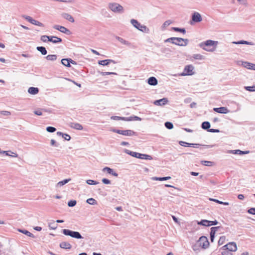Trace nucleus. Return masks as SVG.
<instances>
[{
  "label": "nucleus",
  "instance_id": "1",
  "mask_svg": "<svg viewBox=\"0 0 255 255\" xmlns=\"http://www.w3.org/2000/svg\"><path fill=\"white\" fill-rule=\"evenodd\" d=\"M218 43V41H216L208 40L205 42H201L199 46L206 51L213 52L215 50Z\"/></svg>",
  "mask_w": 255,
  "mask_h": 255
},
{
  "label": "nucleus",
  "instance_id": "2",
  "mask_svg": "<svg viewBox=\"0 0 255 255\" xmlns=\"http://www.w3.org/2000/svg\"><path fill=\"white\" fill-rule=\"evenodd\" d=\"M125 152L127 154L130 155V156L136 157L139 159H146V160H152L153 158L151 156L145 154H142L138 153L134 151H130L128 149H126Z\"/></svg>",
  "mask_w": 255,
  "mask_h": 255
},
{
  "label": "nucleus",
  "instance_id": "3",
  "mask_svg": "<svg viewBox=\"0 0 255 255\" xmlns=\"http://www.w3.org/2000/svg\"><path fill=\"white\" fill-rule=\"evenodd\" d=\"M132 25L136 29L143 32L148 33L149 29L144 25L141 24L137 20L132 19L130 20Z\"/></svg>",
  "mask_w": 255,
  "mask_h": 255
},
{
  "label": "nucleus",
  "instance_id": "4",
  "mask_svg": "<svg viewBox=\"0 0 255 255\" xmlns=\"http://www.w3.org/2000/svg\"><path fill=\"white\" fill-rule=\"evenodd\" d=\"M108 7L115 13H123V7L119 3L116 2H110L108 4Z\"/></svg>",
  "mask_w": 255,
  "mask_h": 255
},
{
  "label": "nucleus",
  "instance_id": "5",
  "mask_svg": "<svg viewBox=\"0 0 255 255\" xmlns=\"http://www.w3.org/2000/svg\"><path fill=\"white\" fill-rule=\"evenodd\" d=\"M62 232L64 235L70 236L75 239H81L83 238L80 233L77 231H73L68 229H63Z\"/></svg>",
  "mask_w": 255,
  "mask_h": 255
},
{
  "label": "nucleus",
  "instance_id": "6",
  "mask_svg": "<svg viewBox=\"0 0 255 255\" xmlns=\"http://www.w3.org/2000/svg\"><path fill=\"white\" fill-rule=\"evenodd\" d=\"M111 131L120 134H122L125 136H132V135H136L137 134L135 132L132 130L128 129V130H120V129H113L111 130Z\"/></svg>",
  "mask_w": 255,
  "mask_h": 255
},
{
  "label": "nucleus",
  "instance_id": "7",
  "mask_svg": "<svg viewBox=\"0 0 255 255\" xmlns=\"http://www.w3.org/2000/svg\"><path fill=\"white\" fill-rule=\"evenodd\" d=\"M197 244L199 245V246L204 249H206L208 248L209 246V242L208 239L205 236H201L197 241Z\"/></svg>",
  "mask_w": 255,
  "mask_h": 255
},
{
  "label": "nucleus",
  "instance_id": "8",
  "mask_svg": "<svg viewBox=\"0 0 255 255\" xmlns=\"http://www.w3.org/2000/svg\"><path fill=\"white\" fill-rule=\"evenodd\" d=\"M194 67L192 65L185 66L183 72L180 74L181 76H191L194 74L193 70Z\"/></svg>",
  "mask_w": 255,
  "mask_h": 255
},
{
  "label": "nucleus",
  "instance_id": "9",
  "mask_svg": "<svg viewBox=\"0 0 255 255\" xmlns=\"http://www.w3.org/2000/svg\"><path fill=\"white\" fill-rule=\"evenodd\" d=\"M175 39L174 41L176 43H174V44L180 46H185L188 45L189 42V40L188 39H184L180 37H175Z\"/></svg>",
  "mask_w": 255,
  "mask_h": 255
},
{
  "label": "nucleus",
  "instance_id": "10",
  "mask_svg": "<svg viewBox=\"0 0 255 255\" xmlns=\"http://www.w3.org/2000/svg\"><path fill=\"white\" fill-rule=\"evenodd\" d=\"M191 24H193V22L197 23L200 22L202 20L201 15L198 12H194L191 16Z\"/></svg>",
  "mask_w": 255,
  "mask_h": 255
},
{
  "label": "nucleus",
  "instance_id": "11",
  "mask_svg": "<svg viewBox=\"0 0 255 255\" xmlns=\"http://www.w3.org/2000/svg\"><path fill=\"white\" fill-rule=\"evenodd\" d=\"M53 28L55 29L58 30L60 31V32H61L63 33H65V34H67L69 35L71 33V32L69 29H68V28H67L63 26H61V25H55L53 26Z\"/></svg>",
  "mask_w": 255,
  "mask_h": 255
},
{
  "label": "nucleus",
  "instance_id": "12",
  "mask_svg": "<svg viewBox=\"0 0 255 255\" xmlns=\"http://www.w3.org/2000/svg\"><path fill=\"white\" fill-rule=\"evenodd\" d=\"M61 63L64 65L65 66H66L67 67H70L71 66L70 63L73 64L74 65L76 64V62L72 60L70 58H64L62 59L61 61Z\"/></svg>",
  "mask_w": 255,
  "mask_h": 255
},
{
  "label": "nucleus",
  "instance_id": "13",
  "mask_svg": "<svg viewBox=\"0 0 255 255\" xmlns=\"http://www.w3.org/2000/svg\"><path fill=\"white\" fill-rule=\"evenodd\" d=\"M168 102L167 98H163L162 99L155 100L153 104L156 106H162L166 105Z\"/></svg>",
  "mask_w": 255,
  "mask_h": 255
},
{
  "label": "nucleus",
  "instance_id": "14",
  "mask_svg": "<svg viewBox=\"0 0 255 255\" xmlns=\"http://www.w3.org/2000/svg\"><path fill=\"white\" fill-rule=\"evenodd\" d=\"M214 111L220 114H227L229 112V110L226 107H220L214 108Z\"/></svg>",
  "mask_w": 255,
  "mask_h": 255
},
{
  "label": "nucleus",
  "instance_id": "15",
  "mask_svg": "<svg viewBox=\"0 0 255 255\" xmlns=\"http://www.w3.org/2000/svg\"><path fill=\"white\" fill-rule=\"evenodd\" d=\"M61 16L63 18L67 20L68 21L71 22L73 23L75 21L73 17L68 13L63 12L61 14Z\"/></svg>",
  "mask_w": 255,
  "mask_h": 255
},
{
  "label": "nucleus",
  "instance_id": "16",
  "mask_svg": "<svg viewBox=\"0 0 255 255\" xmlns=\"http://www.w3.org/2000/svg\"><path fill=\"white\" fill-rule=\"evenodd\" d=\"M48 41H50L53 43H58L62 42V40L61 38L58 37L57 36H49V39H48Z\"/></svg>",
  "mask_w": 255,
  "mask_h": 255
},
{
  "label": "nucleus",
  "instance_id": "17",
  "mask_svg": "<svg viewBox=\"0 0 255 255\" xmlns=\"http://www.w3.org/2000/svg\"><path fill=\"white\" fill-rule=\"evenodd\" d=\"M103 172H107L108 174H111L115 177L118 176V174L115 172L114 170L109 167H105L103 169Z\"/></svg>",
  "mask_w": 255,
  "mask_h": 255
},
{
  "label": "nucleus",
  "instance_id": "18",
  "mask_svg": "<svg viewBox=\"0 0 255 255\" xmlns=\"http://www.w3.org/2000/svg\"><path fill=\"white\" fill-rule=\"evenodd\" d=\"M242 65L244 67H245L248 69L255 70V64L251 63L249 62L246 61V62H243Z\"/></svg>",
  "mask_w": 255,
  "mask_h": 255
},
{
  "label": "nucleus",
  "instance_id": "19",
  "mask_svg": "<svg viewBox=\"0 0 255 255\" xmlns=\"http://www.w3.org/2000/svg\"><path fill=\"white\" fill-rule=\"evenodd\" d=\"M110 63H116L114 60L112 59H105L103 60H100L98 61V64L102 66H107L109 65Z\"/></svg>",
  "mask_w": 255,
  "mask_h": 255
},
{
  "label": "nucleus",
  "instance_id": "20",
  "mask_svg": "<svg viewBox=\"0 0 255 255\" xmlns=\"http://www.w3.org/2000/svg\"><path fill=\"white\" fill-rule=\"evenodd\" d=\"M69 126L71 127V128L78 129V130H82L83 129L82 126L77 123H70L68 124Z\"/></svg>",
  "mask_w": 255,
  "mask_h": 255
},
{
  "label": "nucleus",
  "instance_id": "21",
  "mask_svg": "<svg viewBox=\"0 0 255 255\" xmlns=\"http://www.w3.org/2000/svg\"><path fill=\"white\" fill-rule=\"evenodd\" d=\"M111 119L114 120H123L125 121H132V117H121L119 116H113L111 117Z\"/></svg>",
  "mask_w": 255,
  "mask_h": 255
},
{
  "label": "nucleus",
  "instance_id": "22",
  "mask_svg": "<svg viewBox=\"0 0 255 255\" xmlns=\"http://www.w3.org/2000/svg\"><path fill=\"white\" fill-rule=\"evenodd\" d=\"M147 83L150 85L155 86L157 84L158 81L155 77H150L148 79Z\"/></svg>",
  "mask_w": 255,
  "mask_h": 255
},
{
  "label": "nucleus",
  "instance_id": "23",
  "mask_svg": "<svg viewBox=\"0 0 255 255\" xmlns=\"http://www.w3.org/2000/svg\"><path fill=\"white\" fill-rule=\"evenodd\" d=\"M228 251L230 252H236L237 250V245L235 242H230L228 244Z\"/></svg>",
  "mask_w": 255,
  "mask_h": 255
},
{
  "label": "nucleus",
  "instance_id": "24",
  "mask_svg": "<svg viewBox=\"0 0 255 255\" xmlns=\"http://www.w3.org/2000/svg\"><path fill=\"white\" fill-rule=\"evenodd\" d=\"M249 151L248 150H247V151H242L240 149H236V150H229V153H232L233 154H248L249 153Z\"/></svg>",
  "mask_w": 255,
  "mask_h": 255
},
{
  "label": "nucleus",
  "instance_id": "25",
  "mask_svg": "<svg viewBox=\"0 0 255 255\" xmlns=\"http://www.w3.org/2000/svg\"><path fill=\"white\" fill-rule=\"evenodd\" d=\"M60 247L64 249H70L72 247V246L68 242H63L60 244Z\"/></svg>",
  "mask_w": 255,
  "mask_h": 255
},
{
  "label": "nucleus",
  "instance_id": "26",
  "mask_svg": "<svg viewBox=\"0 0 255 255\" xmlns=\"http://www.w3.org/2000/svg\"><path fill=\"white\" fill-rule=\"evenodd\" d=\"M233 44H247V45H254V43L252 42H249L245 40H240L238 41H234L233 42Z\"/></svg>",
  "mask_w": 255,
  "mask_h": 255
},
{
  "label": "nucleus",
  "instance_id": "27",
  "mask_svg": "<svg viewBox=\"0 0 255 255\" xmlns=\"http://www.w3.org/2000/svg\"><path fill=\"white\" fill-rule=\"evenodd\" d=\"M57 134L59 136H62L63 138L65 139V140L69 141L71 139V136L67 133H64L61 131L57 132Z\"/></svg>",
  "mask_w": 255,
  "mask_h": 255
},
{
  "label": "nucleus",
  "instance_id": "28",
  "mask_svg": "<svg viewBox=\"0 0 255 255\" xmlns=\"http://www.w3.org/2000/svg\"><path fill=\"white\" fill-rule=\"evenodd\" d=\"M39 92V89L37 87H31L29 88L28 92L31 95H35Z\"/></svg>",
  "mask_w": 255,
  "mask_h": 255
},
{
  "label": "nucleus",
  "instance_id": "29",
  "mask_svg": "<svg viewBox=\"0 0 255 255\" xmlns=\"http://www.w3.org/2000/svg\"><path fill=\"white\" fill-rule=\"evenodd\" d=\"M116 38L119 41H120L121 43L124 44V45H128V46H130L131 45V43L128 42V41H127L126 40H125L124 39H123V38L121 37H119V36H116Z\"/></svg>",
  "mask_w": 255,
  "mask_h": 255
},
{
  "label": "nucleus",
  "instance_id": "30",
  "mask_svg": "<svg viewBox=\"0 0 255 255\" xmlns=\"http://www.w3.org/2000/svg\"><path fill=\"white\" fill-rule=\"evenodd\" d=\"M36 50L40 52L43 55H45L47 53V51L45 47L43 46H37L36 47Z\"/></svg>",
  "mask_w": 255,
  "mask_h": 255
},
{
  "label": "nucleus",
  "instance_id": "31",
  "mask_svg": "<svg viewBox=\"0 0 255 255\" xmlns=\"http://www.w3.org/2000/svg\"><path fill=\"white\" fill-rule=\"evenodd\" d=\"M201 128L208 131V129H209L210 128V123L209 122H204L202 123Z\"/></svg>",
  "mask_w": 255,
  "mask_h": 255
},
{
  "label": "nucleus",
  "instance_id": "32",
  "mask_svg": "<svg viewBox=\"0 0 255 255\" xmlns=\"http://www.w3.org/2000/svg\"><path fill=\"white\" fill-rule=\"evenodd\" d=\"M2 153H5L7 156H10L13 157H17L18 154L11 151H3Z\"/></svg>",
  "mask_w": 255,
  "mask_h": 255
},
{
  "label": "nucleus",
  "instance_id": "33",
  "mask_svg": "<svg viewBox=\"0 0 255 255\" xmlns=\"http://www.w3.org/2000/svg\"><path fill=\"white\" fill-rule=\"evenodd\" d=\"M171 179L170 176H166V177H153L152 178V179L153 180H156V181H164L167 180Z\"/></svg>",
  "mask_w": 255,
  "mask_h": 255
},
{
  "label": "nucleus",
  "instance_id": "34",
  "mask_svg": "<svg viewBox=\"0 0 255 255\" xmlns=\"http://www.w3.org/2000/svg\"><path fill=\"white\" fill-rule=\"evenodd\" d=\"M209 220H202L200 221H198L197 224L206 227H209Z\"/></svg>",
  "mask_w": 255,
  "mask_h": 255
},
{
  "label": "nucleus",
  "instance_id": "35",
  "mask_svg": "<svg viewBox=\"0 0 255 255\" xmlns=\"http://www.w3.org/2000/svg\"><path fill=\"white\" fill-rule=\"evenodd\" d=\"M18 231L19 232L22 233L28 237L34 238V235L32 233H31L30 232L26 230L18 229Z\"/></svg>",
  "mask_w": 255,
  "mask_h": 255
},
{
  "label": "nucleus",
  "instance_id": "36",
  "mask_svg": "<svg viewBox=\"0 0 255 255\" xmlns=\"http://www.w3.org/2000/svg\"><path fill=\"white\" fill-rule=\"evenodd\" d=\"M57 224L55 223V222L54 221H51L48 224V227L50 229L52 230H55L56 229H57Z\"/></svg>",
  "mask_w": 255,
  "mask_h": 255
},
{
  "label": "nucleus",
  "instance_id": "37",
  "mask_svg": "<svg viewBox=\"0 0 255 255\" xmlns=\"http://www.w3.org/2000/svg\"><path fill=\"white\" fill-rule=\"evenodd\" d=\"M172 29L174 31L180 32L182 33L183 34H185L186 33V30L184 28L173 27L172 28Z\"/></svg>",
  "mask_w": 255,
  "mask_h": 255
},
{
  "label": "nucleus",
  "instance_id": "38",
  "mask_svg": "<svg viewBox=\"0 0 255 255\" xmlns=\"http://www.w3.org/2000/svg\"><path fill=\"white\" fill-rule=\"evenodd\" d=\"M86 202L88 204H89L90 205H95L97 204V201L93 198H90L88 199L86 201Z\"/></svg>",
  "mask_w": 255,
  "mask_h": 255
},
{
  "label": "nucleus",
  "instance_id": "39",
  "mask_svg": "<svg viewBox=\"0 0 255 255\" xmlns=\"http://www.w3.org/2000/svg\"><path fill=\"white\" fill-rule=\"evenodd\" d=\"M57 55L55 54L53 55H48L45 58L47 60L49 61H55L57 59Z\"/></svg>",
  "mask_w": 255,
  "mask_h": 255
},
{
  "label": "nucleus",
  "instance_id": "40",
  "mask_svg": "<svg viewBox=\"0 0 255 255\" xmlns=\"http://www.w3.org/2000/svg\"><path fill=\"white\" fill-rule=\"evenodd\" d=\"M70 180H71V179L69 178V179H66L62 181H59L57 183V186L59 187H61V186L66 184V183H67Z\"/></svg>",
  "mask_w": 255,
  "mask_h": 255
},
{
  "label": "nucleus",
  "instance_id": "41",
  "mask_svg": "<svg viewBox=\"0 0 255 255\" xmlns=\"http://www.w3.org/2000/svg\"><path fill=\"white\" fill-rule=\"evenodd\" d=\"M209 200L210 201H214L218 204H223V205H229V203L228 202H223V201H221L219 200H217V199H213V198H210Z\"/></svg>",
  "mask_w": 255,
  "mask_h": 255
},
{
  "label": "nucleus",
  "instance_id": "42",
  "mask_svg": "<svg viewBox=\"0 0 255 255\" xmlns=\"http://www.w3.org/2000/svg\"><path fill=\"white\" fill-rule=\"evenodd\" d=\"M201 163L205 166H212L214 162L210 161L202 160L201 161Z\"/></svg>",
  "mask_w": 255,
  "mask_h": 255
},
{
  "label": "nucleus",
  "instance_id": "43",
  "mask_svg": "<svg viewBox=\"0 0 255 255\" xmlns=\"http://www.w3.org/2000/svg\"><path fill=\"white\" fill-rule=\"evenodd\" d=\"M172 23V21L170 20L165 21L162 24L161 28L162 30H164L166 27Z\"/></svg>",
  "mask_w": 255,
  "mask_h": 255
},
{
  "label": "nucleus",
  "instance_id": "44",
  "mask_svg": "<svg viewBox=\"0 0 255 255\" xmlns=\"http://www.w3.org/2000/svg\"><path fill=\"white\" fill-rule=\"evenodd\" d=\"M226 240V237L224 236H221L218 242V245L221 246L224 244Z\"/></svg>",
  "mask_w": 255,
  "mask_h": 255
},
{
  "label": "nucleus",
  "instance_id": "45",
  "mask_svg": "<svg viewBox=\"0 0 255 255\" xmlns=\"http://www.w3.org/2000/svg\"><path fill=\"white\" fill-rule=\"evenodd\" d=\"M164 125H165V127L169 129H171L173 128V125L171 122H166L165 123Z\"/></svg>",
  "mask_w": 255,
  "mask_h": 255
},
{
  "label": "nucleus",
  "instance_id": "46",
  "mask_svg": "<svg viewBox=\"0 0 255 255\" xmlns=\"http://www.w3.org/2000/svg\"><path fill=\"white\" fill-rule=\"evenodd\" d=\"M245 89L248 91L255 92V86H246L245 87Z\"/></svg>",
  "mask_w": 255,
  "mask_h": 255
},
{
  "label": "nucleus",
  "instance_id": "47",
  "mask_svg": "<svg viewBox=\"0 0 255 255\" xmlns=\"http://www.w3.org/2000/svg\"><path fill=\"white\" fill-rule=\"evenodd\" d=\"M77 202L76 200H70L68 202V206L70 207H72L76 205Z\"/></svg>",
  "mask_w": 255,
  "mask_h": 255
},
{
  "label": "nucleus",
  "instance_id": "48",
  "mask_svg": "<svg viewBox=\"0 0 255 255\" xmlns=\"http://www.w3.org/2000/svg\"><path fill=\"white\" fill-rule=\"evenodd\" d=\"M46 130L49 132H54L56 130L55 128L53 127H47L46 128Z\"/></svg>",
  "mask_w": 255,
  "mask_h": 255
},
{
  "label": "nucleus",
  "instance_id": "49",
  "mask_svg": "<svg viewBox=\"0 0 255 255\" xmlns=\"http://www.w3.org/2000/svg\"><path fill=\"white\" fill-rule=\"evenodd\" d=\"M100 74L102 76H105L108 75H117L116 73L115 72H100Z\"/></svg>",
  "mask_w": 255,
  "mask_h": 255
},
{
  "label": "nucleus",
  "instance_id": "50",
  "mask_svg": "<svg viewBox=\"0 0 255 255\" xmlns=\"http://www.w3.org/2000/svg\"><path fill=\"white\" fill-rule=\"evenodd\" d=\"M193 57L195 59H199V60H201V59H203V56L200 54H194L193 56Z\"/></svg>",
  "mask_w": 255,
  "mask_h": 255
},
{
  "label": "nucleus",
  "instance_id": "51",
  "mask_svg": "<svg viewBox=\"0 0 255 255\" xmlns=\"http://www.w3.org/2000/svg\"><path fill=\"white\" fill-rule=\"evenodd\" d=\"M174 40H175L174 37L168 38L164 40V42H170L174 44V43H176Z\"/></svg>",
  "mask_w": 255,
  "mask_h": 255
},
{
  "label": "nucleus",
  "instance_id": "52",
  "mask_svg": "<svg viewBox=\"0 0 255 255\" xmlns=\"http://www.w3.org/2000/svg\"><path fill=\"white\" fill-rule=\"evenodd\" d=\"M86 183L89 185H96L98 183L97 181L91 179L87 180Z\"/></svg>",
  "mask_w": 255,
  "mask_h": 255
},
{
  "label": "nucleus",
  "instance_id": "53",
  "mask_svg": "<svg viewBox=\"0 0 255 255\" xmlns=\"http://www.w3.org/2000/svg\"><path fill=\"white\" fill-rule=\"evenodd\" d=\"M32 24L35 25L39 26H44V25L42 23H41L37 20H36L35 19H33V22Z\"/></svg>",
  "mask_w": 255,
  "mask_h": 255
},
{
  "label": "nucleus",
  "instance_id": "54",
  "mask_svg": "<svg viewBox=\"0 0 255 255\" xmlns=\"http://www.w3.org/2000/svg\"><path fill=\"white\" fill-rule=\"evenodd\" d=\"M49 36L47 35H42L40 37V40L44 42H46L48 41V39H49Z\"/></svg>",
  "mask_w": 255,
  "mask_h": 255
},
{
  "label": "nucleus",
  "instance_id": "55",
  "mask_svg": "<svg viewBox=\"0 0 255 255\" xmlns=\"http://www.w3.org/2000/svg\"><path fill=\"white\" fill-rule=\"evenodd\" d=\"M23 17L25 19L27 20L28 22H29L31 24L32 23L34 19H33L31 17L27 15H24L23 16Z\"/></svg>",
  "mask_w": 255,
  "mask_h": 255
},
{
  "label": "nucleus",
  "instance_id": "56",
  "mask_svg": "<svg viewBox=\"0 0 255 255\" xmlns=\"http://www.w3.org/2000/svg\"><path fill=\"white\" fill-rule=\"evenodd\" d=\"M50 144L52 146H55V147H58L59 145V143H57L55 141V140L54 139H51V141H50Z\"/></svg>",
  "mask_w": 255,
  "mask_h": 255
},
{
  "label": "nucleus",
  "instance_id": "57",
  "mask_svg": "<svg viewBox=\"0 0 255 255\" xmlns=\"http://www.w3.org/2000/svg\"><path fill=\"white\" fill-rule=\"evenodd\" d=\"M220 227H213L211 228V232L216 233V232L220 228Z\"/></svg>",
  "mask_w": 255,
  "mask_h": 255
},
{
  "label": "nucleus",
  "instance_id": "58",
  "mask_svg": "<svg viewBox=\"0 0 255 255\" xmlns=\"http://www.w3.org/2000/svg\"><path fill=\"white\" fill-rule=\"evenodd\" d=\"M209 226L217 225L218 224L219 222L217 220L214 221H209Z\"/></svg>",
  "mask_w": 255,
  "mask_h": 255
},
{
  "label": "nucleus",
  "instance_id": "59",
  "mask_svg": "<svg viewBox=\"0 0 255 255\" xmlns=\"http://www.w3.org/2000/svg\"><path fill=\"white\" fill-rule=\"evenodd\" d=\"M221 254L222 255H233V254L231 253L230 251H229L228 250L223 251Z\"/></svg>",
  "mask_w": 255,
  "mask_h": 255
},
{
  "label": "nucleus",
  "instance_id": "60",
  "mask_svg": "<svg viewBox=\"0 0 255 255\" xmlns=\"http://www.w3.org/2000/svg\"><path fill=\"white\" fill-rule=\"evenodd\" d=\"M248 212L252 215H255V208H251L248 210Z\"/></svg>",
  "mask_w": 255,
  "mask_h": 255
},
{
  "label": "nucleus",
  "instance_id": "61",
  "mask_svg": "<svg viewBox=\"0 0 255 255\" xmlns=\"http://www.w3.org/2000/svg\"><path fill=\"white\" fill-rule=\"evenodd\" d=\"M42 110H43V109H39L36 111H34V113L36 115L41 116L42 115Z\"/></svg>",
  "mask_w": 255,
  "mask_h": 255
},
{
  "label": "nucleus",
  "instance_id": "62",
  "mask_svg": "<svg viewBox=\"0 0 255 255\" xmlns=\"http://www.w3.org/2000/svg\"><path fill=\"white\" fill-rule=\"evenodd\" d=\"M102 181L105 184H109L111 183V181L107 178H103Z\"/></svg>",
  "mask_w": 255,
  "mask_h": 255
},
{
  "label": "nucleus",
  "instance_id": "63",
  "mask_svg": "<svg viewBox=\"0 0 255 255\" xmlns=\"http://www.w3.org/2000/svg\"><path fill=\"white\" fill-rule=\"evenodd\" d=\"M199 245L197 244L192 246V249L196 251L199 250Z\"/></svg>",
  "mask_w": 255,
  "mask_h": 255
},
{
  "label": "nucleus",
  "instance_id": "64",
  "mask_svg": "<svg viewBox=\"0 0 255 255\" xmlns=\"http://www.w3.org/2000/svg\"><path fill=\"white\" fill-rule=\"evenodd\" d=\"M208 131L210 132H219L220 131L218 129L210 128Z\"/></svg>",
  "mask_w": 255,
  "mask_h": 255
}]
</instances>
